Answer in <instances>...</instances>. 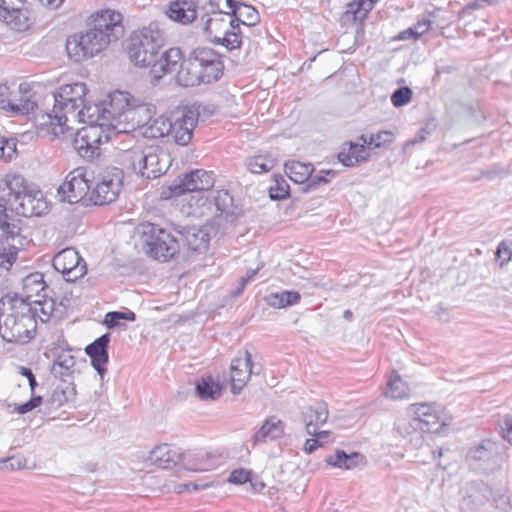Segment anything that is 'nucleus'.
Here are the masks:
<instances>
[{
	"label": "nucleus",
	"mask_w": 512,
	"mask_h": 512,
	"mask_svg": "<svg viewBox=\"0 0 512 512\" xmlns=\"http://www.w3.org/2000/svg\"><path fill=\"white\" fill-rule=\"evenodd\" d=\"M33 319L37 322L39 319L42 323L47 322L54 311V302L52 300H33L29 302Z\"/></svg>",
	"instance_id": "nucleus-45"
},
{
	"label": "nucleus",
	"mask_w": 512,
	"mask_h": 512,
	"mask_svg": "<svg viewBox=\"0 0 512 512\" xmlns=\"http://www.w3.org/2000/svg\"><path fill=\"white\" fill-rule=\"evenodd\" d=\"M502 173H504L503 168H501L499 165H493L485 170H482L480 175L475 180L485 178L489 181H493Z\"/></svg>",
	"instance_id": "nucleus-63"
},
{
	"label": "nucleus",
	"mask_w": 512,
	"mask_h": 512,
	"mask_svg": "<svg viewBox=\"0 0 512 512\" xmlns=\"http://www.w3.org/2000/svg\"><path fill=\"white\" fill-rule=\"evenodd\" d=\"M394 430L404 438L414 436L416 445L422 442V432L420 431V427H418L415 415H411V405L407 407L404 414L396 419Z\"/></svg>",
	"instance_id": "nucleus-28"
},
{
	"label": "nucleus",
	"mask_w": 512,
	"mask_h": 512,
	"mask_svg": "<svg viewBox=\"0 0 512 512\" xmlns=\"http://www.w3.org/2000/svg\"><path fill=\"white\" fill-rule=\"evenodd\" d=\"M53 267L67 282H74L86 274V263L74 248H65L52 260Z\"/></svg>",
	"instance_id": "nucleus-13"
},
{
	"label": "nucleus",
	"mask_w": 512,
	"mask_h": 512,
	"mask_svg": "<svg viewBox=\"0 0 512 512\" xmlns=\"http://www.w3.org/2000/svg\"><path fill=\"white\" fill-rule=\"evenodd\" d=\"M431 26L430 20L418 21L413 27L409 28L407 31H404L400 37V39H406V34L412 35L415 39H418L424 33H426Z\"/></svg>",
	"instance_id": "nucleus-59"
},
{
	"label": "nucleus",
	"mask_w": 512,
	"mask_h": 512,
	"mask_svg": "<svg viewBox=\"0 0 512 512\" xmlns=\"http://www.w3.org/2000/svg\"><path fill=\"white\" fill-rule=\"evenodd\" d=\"M36 321L29 302L22 298L3 297L0 300V335L10 343H27L34 338Z\"/></svg>",
	"instance_id": "nucleus-3"
},
{
	"label": "nucleus",
	"mask_w": 512,
	"mask_h": 512,
	"mask_svg": "<svg viewBox=\"0 0 512 512\" xmlns=\"http://www.w3.org/2000/svg\"><path fill=\"white\" fill-rule=\"evenodd\" d=\"M221 385L212 376L204 377L196 383V392L201 400H215L221 394Z\"/></svg>",
	"instance_id": "nucleus-42"
},
{
	"label": "nucleus",
	"mask_w": 512,
	"mask_h": 512,
	"mask_svg": "<svg viewBox=\"0 0 512 512\" xmlns=\"http://www.w3.org/2000/svg\"><path fill=\"white\" fill-rule=\"evenodd\" d=\"M501 427V435L503 439L512 445V416L505 417Z\"/></svg>",
	"instance_id": "nucleus-64"
},
{
	"label": "nucleus",
	"mask_w": 512,
	"mask_h": 512,
	"mask_svg": "<svg viewBox=\"0 0 512 512\" xmlns=\"http://www.w3.org/2000/svg\"><path fill=\"white\" fill-rule=\"evenodd\" d=\"M26 466V459L22 455H14L0 460V470H19Z\"/></svg>",
	"instance_id": "nucleus-57"
},
{
	"label": "nucleus",
	"mask_w": 512,
	"mask_h": 512,
	"mask_svg": "<svg viewBox=\"0 0 512 512\" xmlns=\"http://www.w3.org/2000/svg\"><path fill=\"white\" fill-rule=\"evenodd\" d=\"M182 52L179 48H171L165 51L159 60L151 64V74L160 79L166 74H172L180 70L182 64Z\"/></svg>",
	"instance_id": "nucleus-23"
},
{
	"label": "nucleus",
	"mask_w": 512,
	"mask_h": 512,
	"mask_svg": "<svg viewBox=\"0 0 512 512\" xmlns=\"http://www.w3.org/2000/svg\"><path fill=\"white\" fill-rule=\"evenodd\" d=\"M412 94L408 86L397 88L391 95V102L395 107H402L411 101Z\"/></svg>",
	"instance_id": "nucleus-55"
},
{
	"label": "nucleus",
	"mask_w": 512,
	"mask_h": 512,
	"mask_svg": "<svg viewBox=\"0 0 512 512\" xmlns=\"http://www.w3.org/2000/svg\"><path fill=\"white\" fill-rule=\"evenodd\" d=\"M90 173L84 167H78L69 172L57 192L60 199L70 204L89 203L88 197L91 189Z\"/></svg>",
	"instance_id": "nucleus-9"
},
{
	"label": "nucleus",
	"mask_w": 512,
	"mask_h": 512,
	"mask_svg": "<svg viewBox=\"0 0 512 512\" xmlns=\"http://www.w3.org/2000/svg\"><path fill=\"white\" fill-rule=\"evenodd\" d=\"M28 188L22 175L7 174L0 182V202L11 210Z\"/></svg>",
	"instance_id": "nucleus-18"
},
{
	"label": "nucleus",
	"mask_w": 512,
	"mask_h": 512,
	"mask_svg": "<svg viewBox=\"0 0 512 512\" xmlns=\"http://www.w3.org/2000/svg\"><path fill=\"white\" fill-rule=\"evenodd\" d=\"M18 249L12 245L9 248L0 246V276L7 272L17 258Z\"/></svg>",
	"instance_id": "nucleus-52"
},
{
	"label": "nucleus",
	"mask_w": 512,
	"mask_h": 512,
	"mask_svg": "<svg viewBox=\"0 0 512 512\" xmlns=\"http://www.w3.org/2000/svg\"><path fill=\"white\" fill-rule=\"evenodd\" d=\"M369 156L366 147L363 144H357L354 142L348 143V148L338 154L339 161L347 167L357 165L359 162L365 161Z\"/></svg>",
	"instance_id": "nucleus-37"
},
{
	"label": "nucleus",
	"mask_w": 512,
	"mask_h": 512,
	"mask_svg": "<svg viewBox=\"0 0 512 512\" xmlns=\"http://www.w3.org/2000/svg\"><path fill=\"white\" fill-rule=\"evenodd\" d=\"M269 196L272 200H282L289 196V184L283 177L276 178L269 187Z\"/></svg>",
	"instance_id": "nucleus-54"
},
{
	"label": "nucleus",
	"mask_w": 512,
	"mask_h": 512,
	"mask_svg": "<svg viewBox=\"0 0 512 512\" xmlns=\"http://www.w3.org/2000/svg\"><path fill=\"white\" fill-rule=\"evenodd\" d=\"M231 392L240 394L252 374H259L260 369L254 370L252 355L245 350L243 356L232 360L231 366Z\"/></svg>",
	"instance_id": "nucleus-16"
},
{
	"label": "nucleus",
	"mask_w": 512,
	"mask_h": 512,
	"mask_svg": "<svg viewBox=\"0 0 512 512\" xmlns=\"http://www.w3.org/2000/svg\"><path fill=\"white\" fill-rule=\"evenodd\" d=\"M496 255L501 260V266H503L511 260L512 249L506 242L502 241L497 247Z\"/></svg>",
	"instance_id": "nucleus-61"
},
{
	"label": "nucleus",
	"mask_w": 512,
	"mask_h": 512,
	"mask_svg": "<svg viewBox=\"0 0 512 512\" xmlns=\"http://www.w3.org/2000/svg\"><path fill=\"white\" fill-rule=\"evenodd\" d=\"M108 120L113 122L111 125L112 133L115 136L127 133L126 125L133 121L136 116H147L152 112L150 105L134 106L130 101V94L123 91H115L109 94L108 100L104 101Z\"/></svg>",
	"instance_id": "nucleus-4"
},
{
	"label": "nucleus",
	"mask_w": 512,
	"mask_h": 512,
	"mask_svg": "<svg viewBox=\"0 0 512 512\" xmlns=\"http://www.w3.org/2000/svg\"><path fill=\"white\" fill-rule=\"evenodd\" d=\"M328 415L329 412L325 402L318 401L310 405L303 412V422L307 434H315L316 430L326 423Z\"/></svg>",
	"instance_id": "nucleus-27"
},
{
	"label": "nucleus",
	"mask_w": 512,
	"mask_h": 512,
	"mask_svg": "<svg viewBox=\"0 0 512 512\" xmlns=\"http://www.w3.org/2000/svg\"><path fill=\"white\" fill-rule=\"evenodd\" d=\"M9 209L4 203L0 202V234L6 239H14L19 233V227L9 222L6 210Z\"/></svg>",
	"instance_id": "nucleus-49"
},
{
	"label": "nucleus",
	"mask_w": 512,
	"mask_h": 512,
	"mask_svg": "<svg viewBox=\"0 0 512 512\" xmlns=\"http://www.w3.org/2000/svg\"><path fill=\"white\" fill-rule=\"evenodd\" d=\"M492 495V489L483 481H473L467 484L462 500V508L473 511L483 506Z\"/></svg>",
	"instance_id": "nucleus-22"
},
{
	"label": "nucleus",
	"mask_w": 512,
	"mask_h": 512,
	"mask_svg": "<svg viewBox=\"0 0 512 512\" xmlns=\"http://www.w3.org/2000/svg\"><path fill=\"white\" fill-rule=\"evenodd\" d=\"M284 434V423L275 416L265 420L260 429L254 434V445L266 442L267 439L274 440Z\"/></svg>",
	"instance_id": "nucleus-35"
},
{
	"label": "nucleus",
	"mask_w": 512,
	"mask_h": 512,
	"mask_svg": "<svg viewBox=\"0 0 512 512\" xmlns=\"http://www.w3.org/2000/svg\"><path fill=\"white\" fill-rule=\"evenodd\" d=\"M47 208L40 191L27 189L11 211L23 217L40 216Z\"/></svg>",
	"instance_id": "nucleus-21"
},
{
	"label": "nucleus",
	"mask_w": 512,
	"mask_h": 512,
	"mask_svg": "<svg viewBox=\"0 0 512 512\" xmlns=\"http://www.w3.org/2000/svg\"><path fill=\"white\" fill-rule=\"evenodd\" d=\"M199 68L201 67L198 66L193 54H191L188 61L178 71V83L184 87H193L204 83V77Z\"/></svg>",
	"instance_id": "nucleus-32"
},
{
	"label": "nucleus",
	"mask_w": 512,
	"mask_h": 512,
	"mask_svg": "<svg viewBox=\"0 0 512 512\" xmlns=\"http://www.w3.org/2000/svg\"><path fill=\"white\" fill-rule=\"evenodd\" d=\"M182 457L176 448L168 444L155 447L149 455L152 464L162 469L174 468L180 462L182 463Z\"/></svg>",
	"instance_id": "nucleus-26"
},
{
	"label": "nucleus",
	"mask_w": 512,
	"mask_h": 512,
	"mask_svg": "<svg viewBox=\"0 0 512 512\" xmlns=\"http://www.w3.org/2000/svg\"><path fill=\"white\" fill-rule=\"evenodd\" d=\"M198 66L201 68V74L204 77V83L210 84L218 81L223 75L224 64L222 56L211 48H197L192 52Z\"/></svg>",
	"instance_id": "nucleus-14"
},
{
	"label": "nucleus",
	"mask_w": 512,
	"mask_h": 512,
	"mask_svg": "<svg viewBox=\"0 0 512 512\" xmlns=\"http://www.w3.org/2000/svg\"><path fill=\"white\" fill-rule=\"evenodd\" d=\"M214 186L212 171L196 169L178 177L165 190L162 191V198L168 199L178 197L188 192L206 191Z\"/></svg>",
	"instance_id": "nucleus-8"
},
{
	"label": "nucleus",
	"mask_w": 512,
	"mask_h": 512,
	"mask_svg": "<svg viewBox=\"0 0 512 512\" xmlns=\"http://www.w3.org/2000/svg\"><path fill=\"white\" fill-rule=\"evenodd\" d=\"M203 107L199 104H192L184 108L181 117L174 122L171 121V137L177 145L186 146L192 138L195 127L197 126L200 111Z\"/></svg>",
	"instance_id": "nucleus-12"
},
{
	"label": "nucleus",
	"mask_w": 512,
	"mask_h": 512,
	"mask_svg": "<svg viewBox=\"0 0 512 512\" xmlns=\"http://www.w3.org/2000/svg\"><path fill=\"white\" fill-rule=\"evenodd\" d=\"M314 171L311 163L288 161L285 163V173L295 183L306 184Z\"/></svg>",
	"instance_id": "nucleus-39"
},
{
	"label": "nucleus",
	"mask_w": 512,
	"mask_h": 512,
	"mask_svg": "<svg viewBox=\"0 0 512 512\" xmlns=\"http://www.w3.org/2000/svg\"><path fill=\"white\" fill-rule=\"evenodd\" d=\"M214 203L221 213H233V197L227 190H219L214 196Z\"/></svg>",
	"instance_id": "nucleus-53"
},
{
	"label": "nucleus",
	"mask_w": 512,
	"mask_h": 512,
	"mask_svg": "<svg viewBox=\"0 0 512 512\" xmlns=\"http://www.w3.org/2000/svg\"><path fill=\"white\" fill-rule=\"evenodd\" d=\"M42 403L41 396H33L29 401L17 406L16 411L19 414H26L36 407H38Z\"/></svg>",
	"instance_id": "nucleus-62"
},
{
	"label": "nucleus",
	"mask_w": 512,
	"mask_h": 512,
	"mask_svg": "<svg viewBox=\"0 0 512 512\" xmlns=\"http://www.w3.org/2000/svg\"><path fill=\"white\" fill-rule=\"evenodd\" d=\"M16 154V140L14 138H0V157L5 161L11 160Z\"/></svg>",
	"instance_id": "nucleus-58"
},
{
	"label": "nucleus",
	"mask_w": 512,
	"mask_h": 512,
	"mask_svg": "<svg viewBox=\"0 0 512 512\" xmlns=\"http://www.w3.org/2000/svg\"><path fill=\"white\" fill-rule=\"evenodd\" d=\"M326 462L337 468L353 469L364 462V456L357 452L347 454L343 450H336L333 455H330Z\"/></svg>",
	"instance_id": "nucleus-38"
},
{
	"label": "nucleus",
	"mask_w": 512,
	"mask_h": 512,
	"mask_svg": "<svg viewBox=\"0 0 512 512\" xmlns=\"http://www.w3.org/2000/svg\"><path fill=\"white\" fill-rule=\"evenodd\" d=\"M504 445L491 439H484L469 448L466 462L474 470H494L501 468Z\"/></svg>",
	"instance_id": "nucleus-7"
},
{
	"label": "nucleus",
	"mask_w": 512,
	"mask_h": 512,
	"mask_svg": "<svg viewBox=\"0 0 512 512\" xmlns=\"http://www.w3.org/2000/svg\"><path fill=\"white\" fill-rule=\"evenodd\" d=\"M371 10V3L365 0H353L347 4L345 15L347 19L352 18L354 21H363L369 11Z\"/></svg>",
	"instance_id": "nucleus-46"
},
{
	"label": "nucleus",
	"mask_w": 512,
	"mask_h": 512,
	"mask_svg": "<svg viewBox=\"0 0 512 512\" xmlns=\"http://www.w3.org/2000/svg\"><path fill=\"white\" fill-rule=\"evenodd\" d=\"M44 276L40 272L30 273L22 280V299L28 302L33 301V296H40L45 290Z\"/></svg>",
	"instance_id": "nucleus-36"
},
{
	"label": "nucleus",
	"mask_w": 512,
	"mask_h": 512,
	"mask_svg": "<svg viewBox=\"0 0 512 512\" xmlns=\"http://www.w3.org/2000/svg\"><path fill=\"white\" fill-rule=\"evenodd\" d=\"M169 155L159 146H146L141 176L155 179L163 175L168 169Z\"/></svg>",
	"instance_id": "nucleus-17"
},
{
	"label": "nucleus",
	"mask_w": 512,
	"mask_h": 512,
	"mask_svg": "<svg viewBox=\"0 0 512 512\" xmlns=\"http://www.w3.org/2000/svg\"><path fill=\"white\" fill-rule=\"evenodd\" d=\"M243 42V31L236 21L226 29L220 37H217L215 44L224 46L227 50L239 49Z\"/></svg>",
	"instance_id": "nucleus-41"
},
{
	"label": "nucleus",
	"mask_w": 512,
	"mask_h": 512,
	"mask_svg": "<svg viewBox=\"0 0 512 512\" xmlns=\"http://www.w3.org/2000/svg\"><path fill=\"white\" fill-rule=\"evenodd\" d=\"M394 140L392 132L384 130L376 134L369 135V148H379L384 144L391 143Z\"/></svg>",
	"instance_id": "nucleus-56"
},
{
	"label": "nucleus",
	"mask_w": 512,
	"mask_h": 512,
	"mask_svg": "<svg viewBox=\"0 0 512 512\" xmlns=\"http://www.w3.org/2000/svg\"><path fill=\"white\" fill-rule=\"evenodd\" d=\"M74 120L86 123L88 126L98 125L107 132H112L113 122L108 120L104 101L100 103L85 102L75 114Z\"/></svg>",
	"instance_id": "nucleus-19"
},
{
	"label": "nucleus",
	"mask_w": 512,
	"mask_h": 512,
	"mask_svg": "<svg viewBox=\"0 0 512 512\" xmlns=\"http://www.w3.org/2000/svg\"><path fill=\"white\" fill-rule=\"evenodd\" d=\"M122 20L121 13L110 9L94 14L88 29L67 38L66 51L69 58L81 62L103 51L111 41L123 35Z\"/></svg>",
	"instance_id": "nucleus-1"
},
{
	"label": "nucleus",
	"mask_w": 512,
	"mask_h": 512,
	"mask_svg": "<svg viewBox=\"0 0 512 512\" xmlns=\"http://www.w3.org/2000/svg\"><path fill=\"white\" fill-rule=\"evenodd\" d=\"M411 415H415L423 433L438 432L444 425L439 407L434 403L411 404Z\"/></svg>",
	"instance_id": "nucleus-15"
},
{
	"label": "nucleus",
	"mask_w": 512,
	"mask_h": 512,
	"mask_svg": "<svg viewBox=\"0 0 512 512\" xmlns=\"http://www.w3.org/2000/svg\"><path fill=\"white\" fill-rule=\"evenodd\" d=\"M251 479V471L246 469H235L230 473L229 482L234 484H244Z\"/></svg>",
	"instance_id": "nucleus-60"
},
{
	"label": "nucleus",
	"mask_w": 512,
	"mask_h": 512,
	"mask_svg": "<svg viewBox=\"0 0 512 512\" xmlns=\"http://www.w3.org/2000/svg\"><path fill=\"white\" fill-rule=\"evenodd\" d=\"M276 159L268 154L255 155L246 161L247 169L254 174L266 173L274 168Z\"/></svg>",
	"instance_id": "nucleus-44"
},
{
	"label": "nucleus",
	"mask_w": 512,
	"mask_h": 512,
	"mask_svg": "<svg viewBox=\"0 0 512 512\" xmlns=\"http://www.w3.org/2000/svg\"><path fill=\"white\" fill-rule=\"evenodd\" d=\"M142 241L147 254L160 262L170 261L180 249L178 239L171 232L153 223L142 225Z\"/></svg>",
	"instance_id": "nucleus-6"
},
{
	"label": "nucleus",
	"mask_w": 512,
	"mask_h": 512,
	"mask_svg": "<svg viewBox=\"0 0 512 512\" xmlns=\"http://www.w3.org/2000/svg\"><path fill=\"white\" fill-rule=\"evenodd\" d=\"M86 94L87 87L82 82L61 86L57 92L46 97L53 103V108L50 112L36 116L39 125L48 126V132L56 138L64 135L69 130L66 125L68 115L74 119L77 111L86 102Z\"/></svg>",
	"instance_id": "nucleus-2"
},
{
	"label": "nucleus",
	"mask_w": 512,
	"mask_h": 512,
	"mask_svg": "<svg viewBox=\"0 0 512 512\" xmlns=\"http://www.w3.org/2000/svg\"><path fill=\"white\" fill-rule=\"evenodd\" d=\"M137 126L141 127L142 134L146 138H162L169 137L171 131V120L166 116H159L154 119L148 118L147 122L141 124V120H137Z\"/></svg>",
	"instance_id": "nucleus-31"
},
{
	"label": "nucleus",
	"mask_w": 512,
	"mask_h": 512,
	"mask_svg": "<svg viewBox=\"0 0 512 512\" xmlns=\"http://www.w3.org/2000/svg\"><path fill=\"white\" fill-rule=\"evenodd\" d=\"M111 336L105 333L86 346L85 353L89 356L93 368L104 377L107 372L106 364L109 361L108 347Z\"/></svg>",
	"instance_id": "nucleus-20"
},
{
	"label": "nucleus",
	"mask_w": 512,
	"mask_h": 512,
	"mask_svg": "<svg viewBox=\"0 0 512 512\" xmlns=\"http://www.w3.org/2000/svg\"><path fill=\"white\" fill-rule=\"evenodd\" d=\"M300 300L301 295L299 292L289 290L273 292L265 297L267 305L278 309L296 305Z\"/></svg>",
	"instance_id": "nucleus-40"
},
{
	"label": "nucleus",
	"mask_w": 512,
	"mask_h": 512,
	"mask_svg": "<svg viewBox=\"0 0 512 512\" xmlns=\"http://www.w3.org/2000/svg\"><path fill=\"white\" fill-rule=\"evenodd\" d=\"M233 20L239 23L240 26L252 27L260 22V15L258 11L251 5L242 3L238 9L234 11Z\"/></svg>",
	"instance_id": "nucleus-43"
},
{
	"label": "nucleus",
	"mask_w": 512,
	"mask_h": 512,
	"mask_svg": "<svg viewBox=\"0 0 512 512\" xmlns=\"http://www.w3.org/2000/svg\"><path fill=\"white\" fill-rule=\"evenodd\" d=\"M385 394L392 399H403L409 395V388L399 375H395L390 378Z\"/></svg>",
	"instance_id": "nucleus-47"
},
{
	"label": "nucleus",
	"mask_w": 512,
	"mask_h": 512,
	"mask_svg": "<svg viewBox=\"0 0 512 512\" xmlns=\"http://www.w3.org/2000/svg\"><path fill=\"white\" fill-rule=\"evenodd\" d=\"M144 152L145 147L141 145L123 149L118 153V161L124 168L141 175Z\"/></svg>",
	"instance_id": "nucleus-34"
},
{
	"label": "nucleus",
	"mask_w": 512,
	"mask_h": 512,
	"mask_svg": "<svg viewBox=\"0 0 512 512\" xmlns=\"http://www.w3.org/2000/svg\"><path fill=\"white\" fill-rule=\"evenodd\" d=\"M19 90L20 92L24 91V93L17 101L0 100V106L2 109L10 111L14 114L29 115L38 107L37 101L34 99V95L26 93L23 84L19 86Z\"/></svg>",
	"instance_id": "nucleus-30"
},
{
	"label": "nucleus",
	"mask_w": 512,
	"mask_h": 512,
	"mask_svg": "<svg viewBox=\"0 0 512 512\" xmlns=\"http://www.w3.org/2000/svg\"><path fill=\"white\" fill-rule=\"evenodd\" d=\"M182 466L192 472H204L215 469L219 465V457L205 451L186 453L182 455Z\"/></svg>",
	"instance_id": "nucleus-24"
},
{
	"label": "nucleus",
	"mask_w": 512,
	"mask_h": 512,
	"mask_svg": "<svg viewBox=\"0 0 512 512\" xmlns=\"http://www.w3.org/2000/svg\"><path fill=\"white\" fill-rule=\"evenodd\" d=\"M123 186V171L113 168L101 175L95 186L91 187L88 201L93 205H108L116 201Z\"/></svg>",
	"instance_id": "nucleus-10"
},
{
	"label": "nucleus",
	"mask_w": 512,
	"mask_h": 512,
	"mask_svg": "<svg viewBox=\"0 0 512 512\" xmlns=\"http://www.w3.org/2000/svg\"><path fill=\"white\" fill-rule=\"evenodd\" d=\"M235 22L226 12L219 10L203 20L204 32L215 42L217 37L223 34L226 29Z\"/></svg>",
	"instance_id": "nucleus-29"
},
{
	"label": "nucleus",
	"mask_w": 512,
	"mask_h": 512,
	"mask_svg": "<svg viewBox=\"0 0 512 512\" xmlns=\"http://www.w3.org/2000/svg\"><path fill=\"white\" fill-rule=\"evenodd\" d=\"M164 44V38L156 25L150 24L134 32L127 47L129 58L137 66L151 65Z\"/></svg>",
	"instance_id": "nucleus-5"
},
{
	"label": "nucleus",
	"mask_w": 512,
	"mask_h": 512,
	"mask_svg": "<svg viewBox=\"0 0 512 512\" xmlns=\"http://www.w3.org/2000/svg\"><path fill=\"white\" fill-rule=\"evenodd\" d=\"M193 5L192 0H176L170 3L167 14L175 22L189 24L197 18Z\"/></svg>",
	"instance_id": "nucleus-33"
},
{
	"label": "nucleus",
	"mask_w": 512,
	"mask_h": 512,
	"mask_svg": "<svg viewBox=\"0 0 512 512\" xmlns=\"http://www.w3.org/2000/svg\"><path fill=\"white\" fill-rule=\"evenodd\" d=\"M76 372V357L72 350H61L53 360L51 374L63 382H71Z\"/></svg>",
	"instance_id": "nucleus-25"
},
{
	"label": "nucleus",
	"mask_w": 512,
	"mask_h": 512,
	"mask_svg": "<svg viewBox=\"0 0 512 512\" xmlns=\"http://www.w3.org/2000/svg\"><path fill=\"white\" fill-rule=\"evenodd\" d=\"M222 0H192L194 10H196L197 17L200 16L203 21L207 17L216 13L220 9Z\"/></svg>",
	"instance_id": "nucleus-50"
},
{
	"label": "nucleus",
	"mask_w": 512,
	"mask_h": 512,
	"mask_svg": "<svg viewBox=\"0 0 512 512\" xmlns=\"http://www.w3.org/2000/svg\"><path fill=\"white\" fill-rule=\"evenodd\" d=\"M336 172L333 170H322L319 174L313 175L309 177L307 183L303 186L302 191L305 193L312 192L316 190L320 185L327 184L334 178Z\"/></svg>",
	"instance_id": "nucleus-48"
},
{
	"label": "nucleus",
	"mask_w": 512,
	"mask_h": 512,
	"mask_svg": "<svg viewBox=\"0 0 512 512\" xmlns=\"http://www.w3.org/2000/svg\"><path fill=\"white\" fill-rule=\"evenodd\" d=\"M113 135L98 125L83 127L76 133L73 147L82 158L93 160L100 155V145L111 140Z\"/></svg>",
	"instance_id": "nucleus-11"
},
{
	"label": "nucleus",
	"mask_w": 512,
	"mask_h": 512,
	"mask_svg": "<svg viewBox=\"0 0 512 512\" xmlns=\"http://www.w3.org/2000/svg\"><path fill=\"white\" fill-rule=\"evenodd\" d=\"M136 314L130 310L112 311L105 315L104 324L112 329L122 325V321H135Z\"/></svg>",
	"instance_id": "nucleus-51"
}]
</instances>
